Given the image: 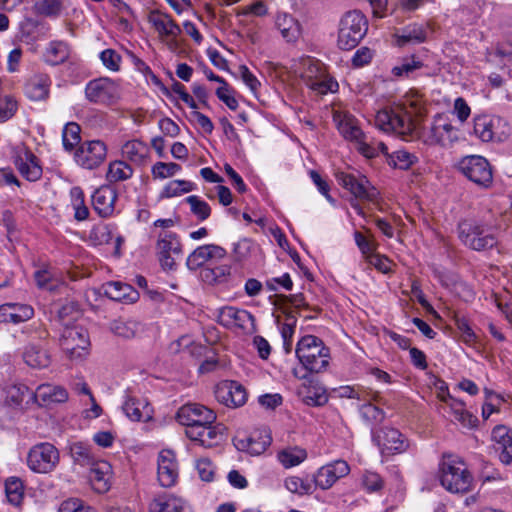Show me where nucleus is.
<instances>
[{
    "label": "nucleus",
    "instance_id": "f257e3e1",
    "mask_svg": "<svg viewBox=\"0 0 512 512\" xmlns=\"http://www.w3.org/2000/svg\"><path fill=\"white\" fill-rule=\"evenodd\" d=\"M295 353L305 371L301 374L294 369V375L300 379H308V373H320L329 365L330 349L314 335L303 336L297 343Z\"/></svg>",
    "mask_w": 512,
    "mask_h": 512
},
{
    "label": "nucleus",
    "instance_id": "f03ea898",
    "mask_svg": "<svg viewBox=\"0 0 512 512\" xmlns=\"http://www.w3.org/2000/svg\"><path fill=\"white\" fill-rule=\"evenodd\" d=\"M440 482L451 493L465 494L472 490L473 476L460 458L445 453L440 463Z\"/></svg>",
    "mask_w": 512,
    "mask_h": 512
},
{
    "label": "nucleus",
    "instance_id": "7ed1b4c3",
    "mask_svg": "<svg viewBox=\"0 0 512 512\" xmlns=\"http://www.w3.org/2000/svg\"><path fill=\"white\" fill-rule=\"evenodd\" d=\"M375 126L384 132H394L408 140L416 132V124L409 112L401 107L383 109L375 116Z\"/></svg>",
    "mask_w": 512,
    "mask_h": 512
},
{
    "label": "nucleus",
    "instance_id": "20e7f679",
    "mask_svg": "<svg viewBox=\"0 0 512 512\" xmlns=\"http://www.w3.org/2000/svg\"><path fill=\"white\" fill-rule=\"evenodd\" d=\"M368 21L359 10L348 11L341 18L338 30V47L342 50L355 48L366 35Z\"/></svg>",
    "mask_w": 512,
    "mask_h": 512
},
{
    "label": "nucleus",
    "instance_id": "39448f33",
    "mask_svg": "<svg viewBox=\"0 0 512 512\" xmlns=\"http://www.w3.org/2000/svg\"><path fill=\"white\" fill-rule=\"evenodd\" d=\"M59 344L71 360H83L90 352L89 333L80 325H66L62 329Z\"/></svg>",
    "mask_w": 512,
    "mask_h": 512
},
{
    "label": "nucleus",
    "instance_id": "423d86ee",
    "mask_svg": "<svg viewBox=\"0 0 512 512\" xmlns=\"http://www.w3.org/2000/svg\"><path fill=\"white\" fill-rule=\"evenodd\" d=\"M458 235L464 245L475 251L492 249L497 245L494 234L476 221H461L458 225Z\"/></svg>",
    "mask_w": 512,
    "mask_h": 512
},
{
    "label": "nucleus",
    "instance_id": "0eeeda50",
    "mask_svg": "<svg viewBox=\"0 0 512 512\" xmlns=\"http://www.w3.org/2000/svg\"><path fill=\"white\" fill-rule=\"evenodd\" d=\"M371 434L372 441L377 445L383 456L404 453L410 446L408 438L396 428L372 429Z\"/></svg>",
    "mask_w": 512,
    "mask_h": 512
},
{
    "label": "nucleus",
    "instance_id": "6e6552de",
    "mask_svg": "<svg viewBox=\"0 0 512 512\" xmlns=\"http://www.w3.org/2000/svg\"><path fill=\"white\" fill-rule=\"evenodd\" d=\"M60 461L58 449L51 443L43 442L30 448L27 455L28 467L36 473L52 472Z\"/></svg>",
    "mask_w": 512,
    "mask_h": 512
},
{
    "label": "nucleus",
    "instance_id": "1a4fd4ad",
    "mask_svg": "<svg viewBox=\"0 0 512 512\" xmlns=\"http://www.w3.org/2000/svg\"><path fill=\"white\" fill-rule=\"evenodd\" d=\"M458 168L465 177L480 187L488 188L492 184L491 165L482 156H466L459 162Z\"/></svg>",
    "mask_w": 512,
    "mask_h": 512
},
{
    "label": "nucleus",
    "instance_id": "9d476101",
    "mask_svg": "<svg viewBox=\"0 0 512 512\" xmlns=\"http://www.w3.org/2000/svg\"><path fill=\"white\" fill-rule=\"evenodd\" d=\"M473 121V132L483 142L503 141L508 136V124L498 116L478 115Z\"/></svg>",
    "mask_w": 512,
    "mask_h": 512
},
{
    "label": "nucleus",
    "instance_id": "9b49d317",
    "mask_svg": "<svg viewBox=\"0 0 512 512\" xmlns=\"http://www.w3.org/2000/svg\"><path fill=\"white\" fill-rule=\"evenodd\" d=\"M85 96L94 104H114L120 97L119 86L107 77L93 79L86 84Z\"/></svg>",
    "mask_w": 512,
    "mask_h": 512
},
{
    "label": "nucleus",
    "instance_id": "f8f14e48",
    "mask_svg": "<svg viewBox=\"0 0 512 512\" xmlns=\"http://www.w3.org/2000/svg\"><path fill=\"white\" fill-rule=\"evenodd\" d=\"M156 248L163 270H176V258L182 254V244L178 236L173 232L159 233Z\"/></svg>",
    "mask_w": 512,
    "mask_h": 512
},
{
    "label": "nucleus",
    "instance_id": "ddd939ff",
    "mask_svg": "<svg viewBox=\"0 0 512 512\" xmlns=\"http://www.w3.org/2000/svg\"><path fill=\"white\" fill-rule=\"evenodd\" d=\"M336 179L343 188L348 190L356 199L373 201L378 192L364 175H355L343 171L336 173Z\"/></svg>",
    "mask_w": 512,
    "mask_h": 512
},
{
    "label": "nucleus",
    "instance_id": "4468645a",
    "mask_svg": "<svg viewBox=\"0 0 512 512\" xmlns=\"http://www.w3.org/2000/svg\"><path fill=\"white\" fill-rule=\"evenodd\" d=\"M217 322L226 328H240L247 333L256 331L255 317L244 309L224 306L218 309Z\"/></svg>",
    "mask_w": 512,
    "mask_h": 512
},
{
    "label": "nucleus",
    "instance_id": "2eb2a0df",
    "mask_svg": "<svg viewBox=\"0 0 512 512\" xmlns=\"http://www.w3.org/2000/svg\"><path fill=\"white\" fill-rule=\"evenodd\" d=\"M12 161L20 174L28 181L34 182L41 178L43 171L38 158L24 145L13 148Z\"/></svg>",
    "mask_w": 512,
    "mask_h": 512
},
{
    "label": "nucleus",
    "instance_id": "dca6fc26",
    "mask_svg": "<svg viewBox=\"0 0 512 512\" xmlns=\"http://www.w3.org/2000/svg\"><path fill=\"white\" fill-rule=\"evenodd\" d=\"M227 256V251L216 244H205L194 249L186 259V266L190 271L202 269L207 263L221 261Z\"/></svg>",
    "mask_w": 512,
    "mask_h": 512
},
{
    "label": "nucleus",
    "instance_id": "f3484780",
    "mask_svg": "<svg viewBox=\"0 0 512 512\" xmlns=\"http://www.w3.org/2000/svg\"><path fill=\"white\" fill-rule=\"evenodd\" d=\"M214 393L219 403L230 408L243 406L248 397L245 387L232 380H225L217 384Z\"/></svg>",
    "mask_w": 512,
    "mask_h": 512
},
{
    "label": "nucleus",
    "instance_id": "a211bd4d",
    "mask_svg": "<svg viewBox=\"0 0 512 512\" xmlns=\"http://www.w3.org/2000/svg\"><path fill=\"white\" fill-rule=\"evenodd\" d=\"M107 155V148L100 140L88 141L80 145L75 152L76 162L86 169H95L102 164Z\"/></svg>",
    "mask_w": 512,
    "mask_h": 512
},
{
    "label": "nucleus",
    "instance_id": "6ab92c4d",
    "mask_svg": "<svg viewBox=\"0 0 512 512\" xmlns=\"http://www.w3.org/2000/svg\"><path fill=\"white\" fill-rule=\"evenodd\" d=\"M176 419L183 426L210 425L215 422L216 413L204 405L189 403L179 408Z\"/></svg>",
    "mask_w": 512,
    "mask_h": 512
},
{
    "label": "nucleus",
    "instance_id": "aec40b11",
    "mask_svg": "<svg viewBox=\"0 0 512 512\" xmlns=\"http://www.w3.org/2000/svg\"><path fill=\"white\" fill-rule=\"evenodd\" d=\"M458 139L455 128L447 122L441 115H437L424 134V142L428 145H440L447 147Z\"/></svg>",
    "mask_w": 512,
    "mask_h": 512
},
{
    "label": "nucleus",
    "instance_id": "412c9836",
    "mask_svg": "<svg viewBox=\"0 0 512 512\" xmlns=\"http://www.w3.org/2000/svg\"><path fill=\"white\" fill-rule=\"evenodd\" d=\"M148 21L160 37L170 38V47H178L177 37L182 33V29L169 14L159 10H152L149 13Z\"/></svg>",
    "mask_w": 512,
    "mask_h": 512
},
{
    "label": "nucleus",
    "instance_id": "4be33fe9",
    "mask_svg": "<svg viewBox=\"0 0 512 512\" xmlns=\"http://www.w3.org/2000/svg\"><path fill=\"white\" fill-rule=\"evenodd\" d=\"M117 192L109 185H103L96 189L92 195V206L101 218L110 217L115 210Z\"/></svg>",
    "mask_w": 512,
    "mask_h": 512
},
{
    "label": "nucleus",
    "instance_id": "5701e85b",
    "mask_svg": "<svg viewBox=\"0 0 512 512\" xmlns=\"http://www.w3.org/2000/svg\"><path fill=\"white\" fill-rule=\"evenodd\" d=\"M34 316V308L31 305L9 302L0 305V323L20 324L30 320Z\"/></svg>",
    "mask_w": 512,
    "mask_h": 512
},
{
    "label": "nucleus",
    "instance_id": "b1692460",
    "mask_svg": "<svg viewBox=\"0 0 512 512\" xmlns=\"http://www.w3.org/2000/svg\"><path fill=\"white\" fill-rule=\"evenodd\" d=\"M5 404L15 409H25L33 403V391L23 383L7 385L5 390Z\"/></svg>",
    "mask_w": 512,
    "mask_h": 512
},
{
    "label": "nucleus",
    "instance_id": "393cba45",
    "mask_svg": "<svg viewBox=\"0 0 512 512\" xmlns=\"http://www.w3.org/2000/svg\"><path fill=\"white\" fill-rule=\"evenodd\" d=\"M125 415L132 421H146L151 418L150 408L145 400L133 396L129 391L125 393V401L122 405Z\"/></svg>",
    "mask_w": 512,
    "mask_h": 512
},
{
    "label": "nucleus",
    "instance_id": "a878e982",
    "mask_svg": "<svg viewBox=\"0 0 512 512\" xmlns=\"http://www.w3.org/2000/svg\"><path fill=\"white\" fill-rule=\"evenodd\" d=\"M89 472V481L98 493H105L110 488L111 465L106 461L93 462Z\"/></svg>",
    "mask_w": 512,
    "mask_h": 512
},
{
    "label": "nucleus",
    "instance_id": "bb28decb",
    "mask_svg": "<svg viewBox=\"0 0 512 512\" xmlns=\"http://www.w3.org/2000/svg\"><path fill=\"white\" fill-rule=\"evenodd\" d=\"M33 403L48 405L50 403H62L68 399L67 391L61 386L41 384L33 391Z\"/></svg>",
    "mask_w": 512,
    "mask_h": 512
},
{
    "label": "nucleus",
    "instance_id": "cd10ccee",
    "mask_svg": "<svg viewBox=\"0 0 512 512\" xmlns=\"http://www.w3.org/2000/svg\"><path fill=\"white\" fill-rule=\"evenodd\" d=\"M178 476L177 465L170 451H162L158 458V480L163 487H171Z\"/></svg>",
    "mask_w": 512,
    "mask_h": 512
},
{
    "label": "nucleus",
    "instance_id": "c85d7f7f",
    "mask_svg": "<svg viewBox=\"0 0 512 512\" xmlns=\"http://www.w3.org/2000/svg\"><path fill=\"white\" fill-rule=\"evenodd\" d=\"M152 512H192L185 500L170 493L159 495L150 505Z\"/></svg>",
    "mask_w": 512,
    "mask_h": 512
},
{
    "label": "nucleus",
    "instance_id": "c756f323",
    "mask_svg": "<svg viewBox=\"0 0 512 512\" xmlns=\"http://www.w3.org/2000/svg\"><path fill=\"white\" fill-rule=\"evenodd\" d=\"M104 295L114 301L126 300L129 302H135L139 294L129 284L112 281L103 285Z\"/></svg>",
    "mask_w": 512,
    "mask_h": 512
},
{
    "label": "nucleus",
    "instance_id": "7c9ffc66",
    "mask_svg": "<svg viewBox=\"0 0 512 512\" xmlns=\"http://www.w3.org/2000/svg\"><path fill=\"white\" fill-rule=\"evenodd\" d=\"M50 85L51 80L47 75H35L27 81L25 95L33 101L45 100L49 96Z\"/></svg>",
    "mask_w": 512,
    "mask_h": 512
},
{
    "label": "nucleus",
    "instance_id": "2f4dec72",
    "mask_svg": "<svg viewBox=\"0 0 512 512\" xmlns=\"http://www.w3.org/2000/svg\"><path fill=\"white\" fill-rule=\"evenodd\" d=\"M309 385L304 383L298 390L299 396L302 401L308 406H323L328 401V395L324 387L314 385L312 380L308 377L306 379Z\"/></svg>",
    "mask_w": 512,
    "mask_h": 512
},
{
    "label": "nucleus",
    "instance_id": "473e14b6",
    "mask_svg": "<svg viewBox=\"0 0 512 512\" xmlns=\"http://www.w3.org/2000/svg\"><path fill=\"white\" fill-rule=\"evenodd\" d=\"M23 359L32 368H46L51 362L47 350L35 343H29L25 346Z\"/></svg>",
    "mask_w": 512,
    "mask_h": 512
},
{
    "label": "nucleus",
    "instance_id": "72a5a7b5",
    "mask_svg": "<svg viewBox=\"0 0 512 512\" xmlns=\"http://www.w3.org/2000/svg\"><path fill=\"white\" fill-rule=\"evenodd\" d=\"M71 54L70 45L62 40H53L49 42L44 57L45 62L52 65H60L66 62Z\"/></svg>",
    "mask_w": 512,
    "mask_h": 512
},
{
    "label": "nucleus",
    "instance_id": "f704fd0d",
    "mask_svg": "<svg viewBox=\"0 0 512 512\" xmlns=\"http://www.w3.org/2000/svg\"><path fill=\"white\" fill-rule=\"evenodd\" d=\"M276 27L287 42H295L301 35V25L293 16L286 13L278 14Z\"/></svg>",
    "mask_w": 512,
    "mask_h": 512
},
{
    "label": "nucleus",
    "instance_id": "c9c22d12",
    "mask_svg": "<svg viewBox=\"0 0 512 512\" xmlns=\"http://www.w3.org/2000/svg\"><path fill=\"white\" fill-rule=\"evenodd\" d=\"M121 151L124 158L138 165L144 163L149 154L148 146L139 140L127 141Z\"/></svg>",
    "mask_w": 512,
    "mask_h": 512
},
{
    "label": "nucleus",
    "instance_id": "e433bc0d",
    "mask_svg": "<svg viewBox=\"0 0 512 512\" xmlns=\"http://www.w3.org/2000/svg\"><path fill=\"white\" fill-rule=\"evenodd\" d=\"M231 274L230 265H219L215 267H204L200 270V279L209 285L224 283Z\"/></svg>",
    "mask_w": 512,
    "mask_h": 512
},
{
    "label": "nucleus",
    "instance_id": "4c0bfd02",
    "mask_svg": "<svg viewBox=\"0 0 512 512\" xmlns=\"http://www.w3.org/2000/svg\"><path fill=\"white\" fill-rule=\"evenodd\" d=\"M133 174L132 167L125 161L116 160L109 164L106 178L110 183L125 181Z\"/></svg>",
    "mask_w": 512,
    "mask_h": 512
},
{
    "label": "nucleus",
    "instance_id": "58836bf2",
    "mask_svg": "<svg viewBox=\"0 0 512 512\" xmlns=\"http://www.w3.org/2000/svg\"><path fill=\"white\" fill-rule=\"evenodd\" d=\"M427 38V32L423 25L413 24L405 27L398 36L399 45L406 43H422Z\"/></svg>",
    "mask_w": 512,
    "mask_h": 512
},
{
    "label": "nucleus",
    "instance_id": "ea45409f",
    "mask_svg": "<svg viewBox=\"0 0 512 512\" xmlns=\"http://www.w3.org/2000/svg\"><path fill=\"white\" fill-rule=\"evenodd\" d=\"M72 198V207L74 209V218L77 221H85L89 218L90 212L88 207L85 205L84 192L76 186L70 191Z\"/></svg>",
    "mask_w": 512,
    "mask_h": 512
},
{
    "label": "nucleus",
    "instance_id": "a19ab883",
    "mask_svg": "<svg viewBox=\"0 0 512 512\" xmlns=\"http://www.w3.org/2000/svg\"><path fill=\"white\" fill-rule=\"evenodd\" d=\"M418 161L415 154L405 150H397L388 155L387 162L390 166L401 170H408Z\"/></svg>",
    "mask_w": 512,
    "mask_h": 512
},
{
    "label": "nucleus",
    "instance_id": "79ce46f5",
    "mask_svg": "<svg viewBox=\"0 0 512 512\" xmlns=\"http://www.w3.org/2000/svg\"><path fill=\"white\" fill-rule=\"evenodd\" d=\"M65 0H37L34 10L45 17H58L64 9Z\"/></svg>",
    "mask_w": 512,
    "mask_h": 512
},
{
    "label": "nucleus",
    "instance_id": "37998d69",
    "mask_svg": "<svg viewBox=\"0 0 512 512\" xmlns=\"http://www.w3.org/2000/svg\"><path fill=\"white\" fill-rule=\"evenodd\" d=\"M307 458V452L300 447L288 448L278 453V459L286 468L296 466Z\"/></svg>",
    "mask_w": 512,
    "mask_h": 512
},
{
    "label": "nucleus",
    "instance_id": "c03bdc74",
    "mask_svg": "<svg viewBox=\"0 0 512 512\" xmlns=\"http://www.w3.org/2000/svg\"><path fill=\"white\" fill-rule=\"evenodd\" d=\"M316 71L319 73V79L316 78V79L312 80L311 79L312 75L307 74V77L310 79V81L308 82V85L310 86V88L321 93V94H325L328 91H330V92L335 91V89L338 87V83L336 81H333L330 78L329 79L326 78V76L324 75L323 69L319 64H317V66H316Z\"/></svg>",
    "mask_w": 512,
    "mask_h": 512
},
{
    "label": "nucleus",
    "instance_id": "a18cd8bd",
    "mask_svg": "<svg viewBox=\"0 0 512 512\" xmlns=\"http://www.w3.org/2000/svg\"><path fill=\"white\" fill-rule=\"evenodd\" d=\"M80 132V126L75 122H69L64 126L62 142L66 151H72L80 143Z\"/></svg>",
    "mask_w": 512,
    "mask_h": 512
},
{
    "label": "nucleus",
    "instance_id": "49530a36",
    "mask_svg": "<svg viewBox=\"0 0 512 512\" xmlns=\"http://www.w3.org/2000/svg\"><path fill=\"white\" fill-rule=\"evenodd\" d=\"M224 430L225 428L222 425H206L203 438L201 439V446L205 448H211L218 445L224 440Z\"/></svg>",
    "mask_w": 512,
    "mask_h": 512
},
{
    "label": "nucleus",
    "instance_id": "de8ad7c7",
    "mask_svg": "<svg viewBox=\"0 0 512 512\" xmlns=\"http://www.w3.org/2000/svg\"><path fill=\"white\" fill-rule=\"evenodd\" d=\"M338 130L345 139L356 141L357 143L365 138L363 131L354 123L351 118H344L338 123Z\"/></svg>",
    "mask_w": 512,
    "mask_h": 512
},
{
    "label": "nucleus",
    "instance_id": "09e8293b",
    "mask_svg": "<svg viewBox=\"0 0 512 512\" xmlns=\"http://www.w3.org/2000/svg\"><path fill=\"white\" fill-rule=\"evenodd\" d=\"M285 487L292 493L299 495L312 494L314 491L312 480H305L297 476L288 477Z\"/></svg>",
    "mask_w": 512,
    "mask_h": 512
},
{
    "label": "nucleus",
    "instance_id": "8fccbe9b",
    "mask_svg": "<svg viewBox=\"0 0 512 512\" xmlns=\"http://www.w3.org/2000/svg\"><path fill=\"white\" fill-rule=\"evenodd\" d=\"M452 410L455 420L460 422L464 427L475 428L478 423V418L464 409L462 401H455L452 404Z\"/></svg>",
    "mask_w": 512,
    "mask_h": 512
},
{
    "label": "nucleus",
    "instance_id": "3c124183",
    "mask_svg": "<svg viewBox=\"0 0 512 512\" xmlns=\"http://www.w3.org/2000/svg\"><path fill=\"white\" fill-rule=\"evenodd\" d=\"M5 491L8 501L19 505L23 499V483L19 478L11 477L5 482Z\"/></svg>",
    "mask_w": 512,
    "mask_h": 512
},
{
    "label": "nucleus",
    "instance_id": "603ef678",
    "mask_svg": "<svg viewBox=\"0 0 512 512\" xmlns=\"http://www.w3.org/2000/svg\"><path fill=\"white\" fill-rule=\"evenodd\" d=\"M251 455L262 454L270 446L272 438L267 432H254L248 437Z\"/></svg>",
    "mask_w": 512,
    "mask_h": 512
},
{
    "label": "nucleus",
    "instance_id": "864d4df0",
    "mask_svg": "<svg viewBox=\"0 0 512 512\" xmlns=\"http://www.w3.org/2000/svg\"><path fill=\"white\" fill-rule=\"evenodd\" d=\"M185 201L190 205L191 212L199 221H204L210 216L211 207L198 196H188Z\"/></svg>",
    "mask_w": 512,
    "mask_h": 512
},
{
    "label": "nucleus",
    "instance_id": "5fc2aeb1",
    "mask_svg": "<svg viewBox=\"0 0 512 512\" xmlns=\"http://www.w3.org/2000/svg\"><path fill=\"white\" fill-rule=\"evenodd\" d=\"M359 411L363 420L370 424L381 423L386 417L385 412L381 408L370 402L361 405Z\"/></svg>",
    "mask_w": 512,
    "mask_h": 512
},
{
    "label": "nucleus",
    "instance_id": "6e6d98bb",
    "mask_svg": "<svg viewBox=\"0 0 512 512\" xmlns=\"http://www.w3.org/2000/svg\"><path fill=\"white\" fill-rule=\"evenodd\" d=\"M453 321L457 329L460 331L462 340L465 343L470 344L476 341V334L472 330L469 321L465 316L454 312Z\"/></svg>",
    "mask_w": 512,
    "mask_h": 512
},
{
    "label": "nucleus",
    "instance_id": "4d7b16f0",
    "mask_svg": "<svg viewBox=\"0 0 512 512\" xmlns=\"http://www.w3.org/2000/svg\"><path fill=\"white\" fill-rule=\"evenodd\" d=\"M331 471L327 465L321 467L312 479L313 487H320L323 490L332 487L337 478Z\"/></svg>",
    "mask_w": 512,
    "mask_h": 512
},
{
    "label": "nucleus",
    "instance_id": "13d9d810",
    "mask_svg": "<svg viewBox=\"0 0 512 512\" xmlns=\"http://www.w3.org/2000/svg\"><path fill=\"white\" fill-rule=\"evenodd\" d=\"M79 315L78 304L75 302H68L61 306L57 312V318L60 324L64 327L72 325Z\"/></svg>",
    "mask_w": 512,
    "mask_h": 512
},
{
    "label": "nucleus",
    "instance_id": "bf43d9fd",
    "mask_svg": "<svg viewBox=\"0 0 512 512\" xmlns=\"http://www.w3.org/2000/svg\"><path fill=\"white\" fill-rule=\"evenodd\" d=\"M423 63L416 59L414 56L404 58L402 63L398 66H395L392 69V74L396 77L409 76L415 70L422 68Z\"/></svg>",
    "mask_w": 512,
    "mask_h": 512
},
{
    "label": "nucleus",
    "instance_id": "052dcab7",
    "mask_svg": "<svg viewBox=\"0 0 512 512\" xmlns=\"http://www.w3.org/2000/svg\"><path fill=\"white\" fill-rule=\"evenodd\" d=\"M180 169L181 166L177 163L157 162L153 165L151 173L154 178L165 179L174 176Z\"/></svg>",
    "mask_w": 512,
    "mask_h": 512
},
{
    "label": "nucleus",
    "instance_id": "680f3d73",
    "mask_svg": "<svg viewBox=\"0 0 512 512\" xmlns=\"http://www.w3.org/2000/svg\"><path fill=\"white\" fill-rule=\"evenodd\" d=\"M70 454L74 461L80 465H89L93 463L90 449L84 446L82 443H74L71 445Z\"/></svg>",
    "mask_w": 512,
    "mask_h": 512
},
{
    "label": "nucleus",
    "instance_id": "e2e57ef3",
    "mask_svg": "<svg viewBox=\"0 0 512 512\" xmlns=\"http://www.w3.org/2000/svg\"><path fill=\"white\" fill-rule=\"evenodd\" d=\"M16 110L17 103L12 96L0 95V123L13 117Z\"/></svg>",
    "mask_w": 512,
    "mask_h": 512
},
{
    "label": "nucleus",
    "instance_id": "0e129e2a",
    "mask_svg": "<svg viewBox=\"0 0 512 512\" xmlns=\"http://www.w3.org/2000/svg\"><path fill=\"white\" fill-rule=\"evenodd\" d=\"M100 59L103 65L112 70L118 71L120 68L121 56L113 49H106L100 53Z\"/></svg>",
    "mask_w": 512,
    "mask_h": 512
},
{
    "label": "nucleus",
    "instance_id": "69168bd1",
    "mask_svg": "<svg viewBox=\"0 0 512 512\" xmlns=\"http://www.w3.org/2000/svg\"><path fill=\"white\" fill-rule=\"evenodd\" d=\"M252 241L244 238L234 244L233 257L234 261L241 262L245 260L251 253Z\"/></svg>",
    "mask_w": 512,
    "mask_h": 512
},
{
    "label": "nucleus",
    "instance_id": "338daca9",
    "mask_svg": "<svg viewBox=\"0 0 512 512\" xmlns=\"http://www.w3.org/2000/svg\"><path fill=\"white\" fill-rule=\"evenodd\" d=\"M492 440L495 442L494 446H503L512 442V432L504 425L495 426L492 430Z\"/></svg>",
    "mask_w": 512,
    "mask_h": 512
},
{
    "label": "nucleus",
    "instance_id": "774afa93",
    "mask_svg": "<svg viewBox=\"0 0 512 512\" xmlns=\"http://www.w3.org/2000/svg\"><path fill=\"white\" fill-rule=\"evenodd\" d=\"M91 507L85 505L82 500L77 498H71L62 502L59 508V512H86Z\"/></svg>",
    "mask_w": 512,
    "mask_h": 512
}]
</instances>
